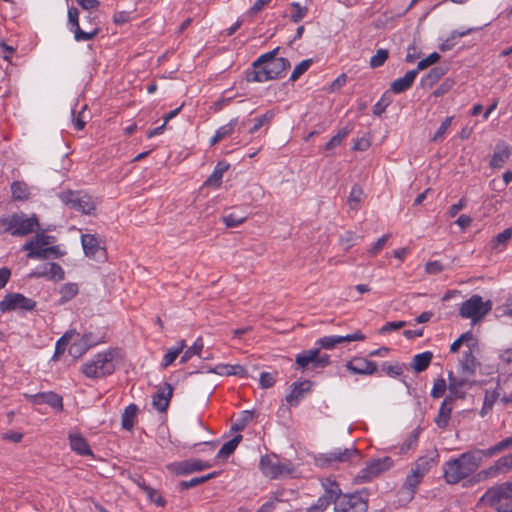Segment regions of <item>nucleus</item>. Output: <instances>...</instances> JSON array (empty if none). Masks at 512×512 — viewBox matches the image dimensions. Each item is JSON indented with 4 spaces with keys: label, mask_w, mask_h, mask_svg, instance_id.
I'll list each match as a JSON object with an SVG mask.
<instances>
[{
    "label": "nucleus",
    "mask_w": 512,
    "mask_h": 512,
    "mask_svg": "<svg viewBox=\"0 0 512 512\" xmlns=\"http://www.w3.org/2000/svg\"><path fill=\"white\" fill-rule=\"evenodd\" d=\"M510 447H512V435L488 449H472L460 454L457 458L446 461L443 465L446 482L449 484L460 482L475 473L484 458H490Z\"/></svg>",
    "instance_id": "f257e3e1"
},
{
    "label": "nucleus",
    "mask_w": 512,
    "mask_h": 512,
    "mask_svg": "<svg viewBox=\"0 0 512 512\" xmlns=\"http://www.w3.org/2000/svg\"><path fill=\"white\" fill-rule=\"evenodd\" d=\"M117 356L118 350L116 349L98 353L91 361L82 366V372L88 378H101L111 375L115 371Z\"/></svg>",
    "instance_id": "f03ea898"
},
{
    "label": "nucleus",
    "mask_w": 512,
    "mask_h": 512,
    "mask_svg": "<svg viewBox=\"0 0 512 512\" xmlns=\"http://www.w3.org/2000/svg\"><path fill=\"white\" fill-rule=\"evenodd\" d=\"M289 67V60L287 58L279 57L260 67L247 70L246 80L248 82H266L269 80L279 79Z\"/></svg>",
    "instance_id": "7ed1b4c3"
},
{
    "label": "nucleus",
    "mask_w": 512,
    "mask_h": 512,
    "mask_svg": "<svg viewBox=\"0 0 512 512\" xmlns=\"http://www.w3.org/2000/svg\"><path fill=\"white\" fill-rule=\"evenodd\" d=\"M0 224L13 236H25L39 226V220L35 214L27 217L24 213H14L8 218H1Z\"/></svg>",
    "instance_id": "20e7f679"
},
{
    "label": "nucleus",
    "mask_w": 512,
    "mask_h": 512,
    "mask_svg": "<svg viewBox=\"0 0 512 512\" xmlns=\"http://www.w3.org/2000/svg\"><path fill=\"white\" fill-rule=\"evenodd\" d=\"M361 453L355 447L335 448L334 450L322 453L316 458V463L322 468L332 467L338 463H357L361 460Z\"/></svg>",
    "instance_id": "39448f33"
},
{
    "label": "nucleus",
    "mask_w": 512,
    "mask_h": 512,
    "mask_svg": "<svg viewBox=\"0 0 512 512\" xmlns=\"http://www.w3.org/2000/svg\"><path fill=\"white\" fill-rule=\"evenodd\" d=\"M492 310V301H483L480 295H472L459 308V315L476 323Z\"/></svg>",
    "instance_id": "423d86ee"
},
{
    "label": "nucleus",
    "mask_w": 512,
    "mask_h": 512,
    "mask_svg": "<svg viewBox=\"0 0 512 512\" xmlns=\"http://www.w3.org/2000/svg\"><path fill=\"white\" fill-rule=\"evenodd\" d=\"M261 472L272 479L290 476L295 467L291 461L281 462L275 455H264L259 462Z\"/></svg>",
    "instance_id": "0eeeda50"
},
{
    "label": "nucleus",
    "mask_w": 512,
    "mask_h": 512,
    "mask_svg": "<svg viewBox=\"0 0 512 512\" xmlns=\"http://www.w3.org/2000/svg\"><path fill=\"white\" fill-rule=\"evenodd\" d=\"M36 301L21 293H8L0 301V311H32L36 308Z\"/></svg>",
    "instance_id": "6e6552de"
},
{
    "label": "nucleus",
    "mask_w": 512,
    "mask_h": 512,
    "mask_svg": "<svg viewBox=\"0 0 512 512\" xmlns=\"http://www.w3.org/2000/svg\"><path fill=\"white\" fill-rule=\"evenodd\" d=\"M392 465L393 461L390 457L371 460L359 471L355 479L360 483L367 482L382 472L389 470Z\"/></svg>",
    "instance_id": "1a4fd4ad"
},
{
    "label": "nucleus",
    "mask_w": 512,
    "mask_h": 512,
    "mask_svg": "<svg viewBox=\"0 0 512 512\" xmlns=\"http://www.w3.org/2000/svg\"><path fill=\"white\" fill-rule=\"evenodd\" d=\"M367 501L359 493L339 495L334 512H366Z\"/></svg>",
    "instance_id": "9d476101"
},
{
    "label": "nucleus",
    "mask_w": 512,
    "mask_h": 512,
    "mask_svg": "<svg viewBox=\"0 0 512 512\" xmlns=\"http://www.w3.org/2000/svg\"><path fill=\"white\" fill-rule=\"evenodd\" d=\"M68 23L72 26L71 31L78 42L92 40L101 30L96 24L92 25L90 30H82L79 25V11L75 7L68 9Z\"/></svg>",
    "instance_id": "9b49d317"
},
{
    "label": "nucleus",
    "mask_w": 512,
    "mask_h": 512,
    "mask_svg": "<svg viewBox=\"0 0 512 512\" xmlns=\"http://www.w3.org/2000/svg\"><path fill=\"white\" fill-rule=\"evenodd\" d=\"M62 200L71 209L83 214L89 215L95 210V204L91 197L88 195H82L79 192L69 191L62 196Z\"/></svg>",
    "instance_id": "f8f14e48"
},
{
    "label": "nucleus",
    "mask_w": 512,
    "mask_h": 512,
    "mask_svg": "<svg viewBox=\"0 0 512 512\" xmlns=\"http://www.w3.org/2000/svg\"><path fill=\"white\" fill-rule=\"evenodd\" d=\"M499 499L512 501V481L489 488L480 498V502L485 505H495Z\"/></svg>",
    "instance_id": "ddd939ff"
},
{
    "label": "nucleus",
    "mask_w": 512,
    "mask_h": 512,
    "mask_svg": "<svg viewBox=\"0 0 512 512\" xmlns=\"http://www.w3.org/2000/svg\"><path fill=\"white\" fill-rule=\"evenodd\" d=\"M212 464L201 459H187L170 464L168 469L176 475H188L211 468Z\"/></svg>",
    "instance_id": "4468645a"
},
{
    "label": "nucleus",
    "mask_w": 512,
    "mask_h": 512,
    "mask_svg": "<svg viewBox=\"0 0 512 512\" xmlns=\"http://www.w3.org/2000/svg\"><path fill=\"white\" fill-rule=\"evenodd\" d=\"M345 367L352 374L364 376L373 375L378 371L377 363L364 357H353Z\"/></svg>",
    "instance_id": "2eb2a0df"
},
{
    "label": "nucleus",
    "mask_w": 512,
    "mask_h": 512,
    "mask_svg": "<svg viewBox=\"0 0 512 512\" xmlns=\"http://www.w3.org/2000/svg\"><path fill=\"white\" fill-rule=\"evenodd\" d=\"M365 335L357 330L353 334H348L345 336H339V335H330V336H324L317 340L316 344L323 349H333L339 344L346 343V342H352V341H363L365 340Z\"/></svg>",
    "instance_id": "dca6fc26"
},
{
    "label": "nucleus",
    "mask_w": 512,
    "mask_h": 512,
    "mask_svg": "<svg viewBox=\"0 0 512 512\" xmlns=\"http://www.w3.org/2000/svg\"><path fill=\"white\" fill-rule=\"evenodd\" d=\"M325 492L320 496L313 506L319 509L320 512H324L332 503L336 505L337 499L341 493L339 485L335 482L324 484Z\"/></svg>",
    "instance_id": "f3484780"
},
{
    "label": "nucleus",
    "mask_w": 512,
    "mask_h": 512,
    "mask_svg": "<svg viewBox=\"0 0 512 512\" xmlns=\"http://www.w3.org/2000/svg\"><path fill=\"white\" fill-rule=\"evenodd\" d=\"M313 383L310 380L297 381L291 384L290 393L286 396V402L296 407L300 400L311 391Z\"/></svg>",
    "instance_id": "a211bd4d"
},
{
    "label": "nucleus",
    "mask_w": 512,
    "mask_h": 512,
    "mask_svg": "<svg viewBox=\"0 0 512 512\" xmlns=\"http://www.w3.org/2000/svg\"><path fill=\"white\" fill-rule=\"evenodd\" d=\"M81 243L84 253L87 257L100 259L105 257V249L100 246L99 240L95 235L83 234Z\"/></svg>",
    "instance_id": "6ab92c4d"
},
{
    "label": "nucleus",
    "mask_w": 512,
    "mask_h": 512,
    "mask_svg": "<svg viewBox=\"0 0 512 512\" xmlns=\"http://www.w3.org/2000/svg\"><path fill=\"white\" fill-rule=\"evenodd\" d=\"M422 479L423 478L419 475H416L411 471L398 491L399 501L404 503L411 501L416 492V488L421 483Z\"/></svg>",
    "instance_id": "aec40b11"
},
{
    "label": "nucleus",
    "mask_w": 512,
    "mask_h": 512,
    "mask_svg": "<svg viewBox=\"0 0 512 512\" xmlns=\"http://www.w3.org/2000/svg\"><path fill=\"white\" fill-rule=\"evenodd\" d=\"M173 395V387L169 383H164L152 397V405L159 412H165L169 406Z\"/></svg>",
    "instance_id": "412c9836"
},
{
    "label": "nucleus",
    "mask_w": 512,
    "mask_h": 512,
    "mask_svg": "<svg viewBox=\"0 0 512 512\" xmlns=\"http://www.w3.org/2000/svg\"><path fill=\"white\" fill-rule=\"evenodd\" d=\"M467 383L468 377L457 378L454 376L453 372L450 371L448 373V396H453L454 401L455 399H465L466 392L463 391V387L466 386Z\"/></svg>",
    "instance_id": "4be33fe9"
},
{
    "label": "nucleus",
    "mask_w": 512,
    "mask_h": 512,
    "mask_svg": "<svg viewBox=\"0 0 512 512\" xmlns=\"http://www.w3.org/2000/svg\"><path fill=\"white\" fill-rule=\"evenodd\" d=\"M30 277H47L50 280H63L65 273L63 268L55 262L48 263L43 267V270H36L30 274Z\"/></svg>",
    "instance_id": "5701e85b"
},
{
    "label": "nucleus",
    "mask_w": 512,
    "mask_h": 512,
    "mask_svg": "<svg viewBox=\"0 0 512 512\" xmlns=\"http://www.w3.org/2000/svg\"><path fill=\"white\" fill-rule=\"evenodd\" d=\"M459 366L463 376L470 377L476 373L478 362L471 347L467 351L462 352Z\"/></svg>",
    "instance_id": "b1692460"
},
{
    "label": "nucleus",
    "mask_w": 512,
    "mask_h": 512,
    "mask_svg": "<svg viewBox=\"0 0 512 512\" xmlns=\"http://www.w3.org/2000/svg\"><path fill=\"white\" fill-rule=\"evenodd\" d=\"M68 439L72 451L81 456H93L87 440L80 433H69Z\"/></svg>",
    "instance_id": "393cba45"
},
{
    "label": "nucleus",
    "mask_w": 512,
    "mask_h": 512,
    "mask_svg": "<svg viewBox=\"0 0 512 512\" xmlns=\"http://www.w3.org/2000/svg\"><path fill=\"white\" fill-rule=\"evenodd\" d=\"M29 398L30 401L34 404L45 403L56 409L63 408L62 397L52 391L31 395Z\"/></svg>",
    "instance_id": "a878e982"
},
{
    "label": "nucleus",
    "mask_w": 512,
    "mask_h": 512,
    "mask_svg": "<svg viewBox=\"0 0 512 512\" xmlns=\"http://www.w3.org/2000/svg\"><path fill=\"white\" fill-rule=\"evenodd\" d=\"M453 396H446L441 403L435 423L439 428H446L453 410Z\"/></svg>",
    "instance_id": "bb28decb"
},
{
    "label": "nucleus",
    "mask_w": 512,
    "mask_h": 512,
    "mask_svg": "<svg viewBox=\"0 0 512 512\" xmlns=\"http://www.w3.org/2000/svg\"><path fill=\"white\" fill-rule=\"evenodd\" d=\"M417 75V70H410L406 72L403 77H400L391 83V91L395 94H400L407 91L414 83Z\"/></svg>",
    "instance_id": "cd10ccee"
},
{
    "label": "nucleus",
    "mask_w": 512,
    "mask_h": 512,
    "mask_svg": "<svg viewBox=\"0 0 512 512\" xmlns=\"http://www.w3.org/2000/svg\"><path fill=\"white\" fill-rule=\"evenodd\" d=\"M209 372L225 375V376H239L241 378H246L248 375L247 370L241 365H228V364H220L215 368L210 369Z\"/></svg>",
    "instance_id": "c85d7f7f"
},
{
    "label": "nucleus",
    "mask_w": 512,
    "mask_h": 512,
    "mask_svg": "<svg viewBox=\"0 0 512 512\" xmlns=\"http://www.w3.org/2000/svg\"><path fill=\"white\" fill-rule=\"evenodd\" d=\"M317 349L304 350L296 356L295 363L297 369L306 370L314 368V357H316Z\"/></svg>",
    "instance_id": "c756f323"
},
{
    "label": "nucleus",
    "mask_w": 512,
    "mask_h": 512,
    "mask_svg": "<svg viewBox=\"0 0 512 512\" xmlns=\"http://www.w3.org/2000/svg\"><path fill=\"white\" fill-rule=\"evenodd\" d=\"M432 358H433V353L430 351H425L423 353L416 354L413 357V360H412V363L410 364V366L417 373L423 372L429 367V365L432 361Z\"/></svg>",
    "instance_id": "7c9ffc66"
},
{
    "label": "nucleus",
    "mask_w": 512,
    "mask_h": 512,
    "mask_svg": "<svg viewBox=\"0 0 512 512\" xmlns=\"http://www.w3.org/2000/svg\"><path fill=\"white\" fill-rule=\"evenodd\" d=\"M230 164L225 161H219L212 174L208 177L205 184L219 187L222 183L223 174L229 169Z\"/></svg>",
    "instance_id": "2f4dec72"
},
{
    "label": "nucleus",
    "mask_w": 512,
    "mask_h": 512,
    "mask_svg": "<svg viewBox=\"0 0 512 512\" xmlns=\"http://www.w3.org/2000/svg\"><path fill=\"white\" fill-rule=\"evenodd\" d=\"M138 406L136 404L128 405L122 414V428L126 431H131L135 424V418L138 413Z\"/></svg>",
    "instance_id": "473e14b6"
},
{
    "label": "nucleus",
    "mask_w": 512,
    "mask_h": 512,
    "mask_svg": "<svg viewBox=\"0 0 512 512\" xmlns=\"http://www.w3.org/2000/svg\"><path fill=\"white\" fill-rule=\"evenodd\" d=\"M509 156L510 150L507 146L497 145L491 158L490 166L493 168H501Z\"/></svg>",
    "instance_id": "72a5a7b5"
},
{
    "label": "nucleus",
    "mask_w": 512,
    "mask_h": 512,
    "mask_svg": "<svg viewBox=\"0 0 512 512\" xmlns=\"http://www.w3.org/2000/svg\"><path fill=\"white\" fill-rule=\"evenodd\" d=\"M185 347V340H181L177 343L175 347L168 349V351L164 355L163 362L161 364L162 368L166 369L169 365H171L176 360V358L183 352Z\"/></svg>",
    "instance_id": "f704fd0d"
},
{
    "label": "nucleus",
    "mask_w": 512,
    "mask_h": 512,
    "mask_svg": "<svg viewBox=\"0 0 512 512\" xmlns=\"http://www.w3.org/2000/svg\"><path fill=\"white\" fill-rule=\"evenodd\" d=\"M433 463V458H429L426 456L419 457L413 464L411 471L416 475H419L421 478H423L425 474L429 472Z\"/></svg>",
    "instance_id": "c9c22d12"
},
{
    "label": "nucleus",
    "mask_w": 512,
    "mask_h": 512,
    "mask_svg": "<svg viewBox=\"0 0 512 512\" xmlns=\"http://www.w3.org/2000/svg\"><path fill=\"white\" fill-rule=\"evenodd\" d=\"M241 440H242V435L238 434V435L234 436L228 442L224 443L223 446L218 451L216 458L217 459L228 458L231 454L234 453L235 449L237 448V446L239 445Z\"/></svg>",
    "instance_id": "e433bc0d"
},
{
    "label": "nucleus",
    "mask_w": 512,
    "mask_h": 512,
    "mask_svg": "<svg viewBox=\"0 0 512 512\" xmlns=\"http://www.w3.org/2000/svg\"><path fill=\"white\" fill-rule=\"evenodd\" d=\"M217 475H218V472H212V473H209L204 476L194 477L187 481H181L179 483V490L184 491V490H188L190 488H194L196 486H199V485L209 481L210 479L215 478Z\"/></svg>",
    "instance_id": "4c0bfd02"
},
{
    "label": "nucleus",
    "mask_w": 512,
    "mask_h": 512,
    "mask_svg": "<svg viewBox=\"0 0 512 512\" xmlns=\"http://www.w3.org/2000/svg\"><path fill=\"white\" fill-rule=\"evenodd\" d=\"M11 192L15 201H24L29 198V189L25 182L14 181L11 184Z\"/></svg>",
    "instance_id": "58836bf2"
},
{
    "label": "nucleus",
    "mask_w": 512,
    "mask_h": 512,
    "mask_svg": "<svg viewBox=\"0 0 512 512\" xmlns=\"http://www.w3.org/2000/svg\"><path fill=\"white\" fill-rule=\"evenodd\" d=\"M85 341L79 338L71 343L68 352L73 358L81 357L91 348L90 342Z\"/></svg>",
    "instance_id": "ea45409f"
},
{
    "label": "nucleus",
    "mask_w": 512,
    "mask_h": 512,
    "mask_svg": "<svg viewBox=\"0 0 512 512\" xmlns=\"http://www.w3.org/2000/svg\"><path fill=\"white\" fill-rule=\"evenodd\" d=\"M78 334L74 331H69L64 333V335L56 342L55 345V352L53 355V359H57L61 354H63L66 350L67 345L70 343V341L73 339V336Z\"/></svg>",
    "instance_id": "a19ab883"
},
{
    "label": "nucleus",
    "mask_w": 512,
    "mask_h": 512,
    "mask_svg": "<svg viewBox=\"0 0 512 512\" xmlns=\"http://www.w3.org/2000/svg\"><path fill=\"white\" fill-rule=\"evenodd\" d=\"M203 346V340L199 337L192 346L184 351L180 358V363L184 364L188 362L193 356L200 355L201 351L203 350Z\"/></svg>",
    "instance_id": "79ce46f5"
},
{
    "label": "nucleus",
    "mask_w": 512,
    "mask_h": 512,
    "mask_svg": "<svg viewBox=\"0 0 512 512\" xmlns=\"http://www.w3.org/2000/svg\"><path fill=\"white\" fill-rule=\"evenodd\" d=\"M351 129L344 127L340 129L336 135H334L325 145L324 150L330 151L341 144V142L349 135Z\"/></svg>",
    "instance_id": "37998d69"
},
{
    "label": "nucleus",
    "mask_w": 512,
    "mask_h": 512,
    "mask_svg": "<svg viewBox=\"0 0 512 512\" xmlns=\"http://www.w3.org/2000/svg\"><path fill=\"white\" fill-rule=\"evenodd\" d=\"M283 494L284 490H277L273 492L270 499L265 502L256 512H272L276 507V503L283 501Z\"/></svg>",
    "instance_id": "c03bdc74"
},
{
    "label": "nucleus",
    "mask_w": 512,
    "mask_h": 512,
    "mask_svg": "<svg viewBox=\"0 0 512 512\" xmlns=\"http://www.w3.org/2000/svg\"><path fill=\"white\" fill-rule=\"evenodd\" d=\"M363 197V189L358 184H355L348 197V205L351 209L356 210L358 205L361 203Z\"/></svg>",
    "instance_id": "a18cd8bd"
},
{
    "label": "nucleus",
    "mask_w": 512,
    "mask_h": 512,
    "mask_svg": "<svg viewBox=\"0 0 512 512\" xmlns=\"http://www.w3.org/2000/svg\"><path fill=\"white\" fill-rule=\"evenodd\" d=\"M290 7L292 9L290 19L293 23H299L308 13V8L306 6H301L298 2H292Z\"/></svg>",
    "instance_id": "49530a36"
},
{
    "label": "nucleus",
    "mask_w": 512,
    "mask_h": 512,
    "mask_svg": "<svg viewBox=\"0 0 512 512\" xmlns=\"http://www.w3.org/2000/svg\"><path fill=\"white\" fill-rule=\"evenodd\" d=\"M420 434V429L416 428L414 429L409 436L406 438V440L403 442V444L400 447V453H406L411 449H414L417 445L418 438Z\"/></svg>",
    "instance_id": "de8ad7c7"
},
{
    "label": "nucleus",
    "mask_w": 512,
    "mask_h": 512,
    "mask_svg": "<svg viewBox=\"0 0 512 512\" xmlns=\"http://www.w3.org/2000/svg\"><path fill=\"white\" fill-rule=\"evenodd\" d=\"M78 293V286L75 283H66L60 290L61 302L65 303L75 297Z\"/></svg>",
    "instance_id": "09e8293b"
},
{
    "label": "nucleus",
    "mask_w": 512,
    "mask_h": 512,
    "mask_svg": "<svg viewBox=\"0 0 512 512\" xmlns=\"http://www.w3.org/2000/svg\"><path fill=\"white\" fill-rule=\"evenodd\" d=\"M501 472L497 462L487 469H483L475 475L476 481H484L489 478L497 476Z\"/></svg>",
    "instance_id": "8fccbe9b"
},
{
    "label": "nucleus",
    "mask_w": 512,
    "mask_h": 512,
    "mask_svg": "<svg viewBox=\"0 0 512 512\" xmlns=\"http://www.w3.org/2000/svg\"><path fill=\"white\" fill-rule=\"evenodd\" d=\"M445 73H446V70L444 68L434 67L422 79V82L428 83L429 85H433L434 83L439 81L444 76Z\"/></svg>",
    "instance_id": "3c124183"
},
{
    "label": "nucleus",
    "mask_w": 512,
    "mask_h": 512,
    "mask_svg": "<svg viewBox=\"0 0 512 512\" xmlns=\"http://www.w3.org/2000/svg\"><path fill=\"white\" fill-rule=\"evenodd\" d=\"M389 57V52L386 49H378L376 54L370 58L369 64L371 68L381 67Z\"/></svg>",
    "instance_id": "603ef678"
},
{
    "label": "nucleus",
    "mask_w": 512,
    "mask_h": 512,
    "mask_svg": "<svg viewBox=\"0 0 512 512\" xmlns=\"http://www.w3.org/2000/svg\"><path fill=\"white\" fill-rule=\"evenodd\" d=\"M254 414L252 411L245 410L241 413V416L236 420V422L232 425V430L241 431L246 425L253 419Z\"/></svg>",
    "instance_id": "864d4df0"
},
{
    "label": "nucleus",
    "mask_w": 512,
    "mask_h": 512,
    "mask_svg": "<svg viewBox=\"0 0 512 512\" xmlns=\"http://www.w3.org/2000/svg\"><path fill=\"white\" fill-rule=\"evenodd\" d=\"M312 63V59H305L301 61L298 65L295 66L289 80L294 82L297 79H299L300 76L303 75L310 68Z\"/></svg>",
    "instance_id": "5fc2aeb1"
},
{
    "label": "nucleus",
    "mask_w": 512,
    "mask_h": 512,
    "mask_svg": "<svg viewBox=\"0 0 512 512\" xmlns=\"http://www.w3.org/2000/svg\"><path fill=\"white\" fill-rule=\"evenodd\" d=\"M279 50L280 47H276L272 51L262 54L252 63V68L260 67L266 63H269L270 61L277 59L278 57H276V55L278 54Z\"/></svg>",
    "instance_id": "6e6d98bb"
},
{
    "label": "nucleus",
    "mask_w": 512,
    "mask_h": 512,
    "mask_svg": "<svg viewBox=\"0 0 512 512\" xmlns=\"http://www.w3.org/2000/svg\"><path fill=\"white\" fill-rule=\"evenodd\" d=\"M497 397H498V393L495 391H493L491 393L486 392L485 397H484L483 406L480 411V415L482 417H484L492 409Z\"/></svg>",
    "instance_id": "4d7b16f0"
},
{
    "label": "nucleus",
    "mask_w": 512,
    "mask_h": 512,
    "mask_svg": "<svg viewBox=\"0 0 512 512\" xmlns=\"http://www.w3.org/2000/svg\"><path fill=\"white\" fill-rule=\"evenodd\" d=\"M52 238L53 237L45 235L43 233L36 234L31 241H28L27 243H25L23 245V248H30L32 245H38V246L46 247L47 245L50 244V240Z\"/></svg>",
    "instance_id": "13d9d810"
},
{
    "label": "nucleus",
    "mask_w": 512,
    "mask_h": 512,
    "mask_svg": "<svg viewBox=\"0 0 512 512\" xmlns=\"http://www.w3.org/2000/svg\"><path fill=\"white\" fill-rule=\"evenodd\" d=\"M440 58H441V56L439 53L433 52L430 55H428L426 58L420 60L418 62L417 68L415 69V70H417V74L419 73V71L424 70V69L428 68L430 65L438 62L440 60Z\"/></svg>",
    "instance_id": "bf43d9fd"
},
{
    "label": "nucleus",
    "mask_w": 512,
    "mask_h": 512,
    "mask_svg": "<svg viewBox=\"0 0 512 512\" xmlns=\"http://www.w3.org/2000/svg\"><path fill=\"white\" fill-rule=\"evenodd\" d=\"M453 117H447L440 125L434 136L432 137V141L440 142L444 139L446 132L451 126Z\"/></svg>",
    "instance_id": "052dcab7"
},
{
    "label": "nucleus",
    "mask_w": 512,
    "mask_h": 512,
    "mask_svg": "<svg viewBox=\"0 0 512 512\" xmlns=\"http://www.w3.org/2000/svg\"><path fill=\"white\" fill-rule=\"evenodd\" d=\"M391 99L384 93L382 97L373 106V114L375 116H381L386 108L390 105Z\"/></svg>",
    "instance_id": "680f3d73"
},
{
    "label": "nucleus",
    "mask_w": 512,
    "mask_h": 512,
    "mask_svg": "<svg viewBox=\"0 0 512 512\" xmlns=\"http://www.w3.org/2000/svg\"><path fill=\"white\" fill-rule=\"evenodd\" d=\"M237 123H238V119L237 118H233L227 124H225V125L221 126L220 128H218L216 130V133L222 139H224V138L230 136L234 132Z\"/></svg>",
    "instance_id": "e2e57ef3"
},
{
    "label": "nucleus",
    "mask_w": 512,
    "mask_h": 512,
    "mask_svg": "<svg viewBox=\"0 0 512 512\" xmlns=\"http://www.w3.org/2000/svg\"><path fill=\"white\" fill-rule=\"evenodd\" d=\"M246 220V217L239 216L235 213H230L223 217V221L228 228H235L241 225Z\"/></svg>",
    "instance_id": "0e129e2a"
},
{
    "label": "nucleus",
    "mask_w": 512,
    "mask_h": 512,
    "mask_svg": "<svg viewBox=\"0 0 512 512\" xmlns=\"http://www.w3.org/2000/svg\"><path fill=\"white\" fill-rule=\"evenodd\" d=\"M272 117L273 113L271 111H268L260 117H257L255 119L254 125L249 129V133L254 134L257 132L265 123L269 122Z\"/></svg>",
    "instance_id": "69168bd1"
},
{
    "label": "nucleus",
    "mask_w": 512,
    "mask_h": 512,
    "mask_svg": "<svg viewBox=\"0 0 512 512\" xmlns=\"http://www.w3.org/2000/svg\"><path fill=\"white\" fill-rule=\"evenodd\" d=\"M447 385L444 378H438L433 385L431 390V396L433 398H440L444 395Z\"/></svg>",
    "instance_id": "338daca9"
},
{
    "label": "nucleus",
    "mask_w": 512,
    "mask_h": 512,
    "mask_svg": "<svg viewBox=\"0 0 512 512\" xmlns=\"http://www.w3.org/2000/svg\"><path fill=\"white\" fill-rule=\"evenodd\" d=\"M382 370L390 377H396L403 373V366L400 364H389L384 362L382 364Z\"/></svg>",
    "instance_id": "774afa93"
}]
</instances>
